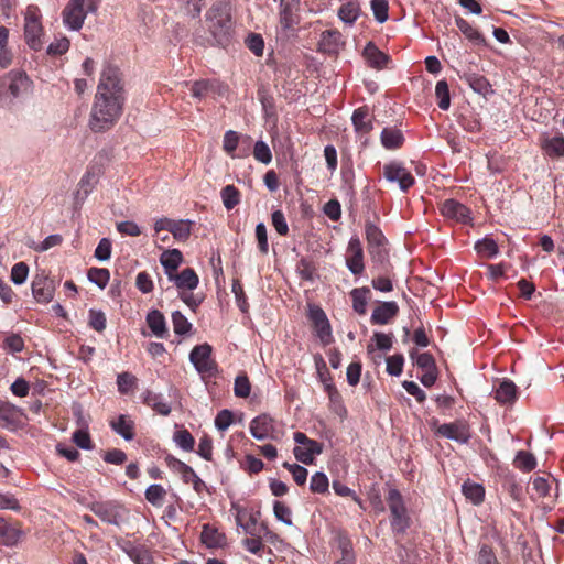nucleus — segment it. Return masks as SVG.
<instances>
[{
    "label": "nucleus",
    "mask_w": 564,
    "mask_h": 564,
    "mask_svg": "<svg viewBox=\"0 0 564 564\" xmlns=\"http://www.w3.org/2000/svg\"><path fill=\"white\" fill-rule=\"evenodd\" d=\"M124 100V85L120 69L112 64H106L91 107L89 128L94 132L111 129L122 115Z\"/></svg>",
    "instance_id": "f257e3e1"
},
{
    "label": "nucleus",
    "mask_w": 564,
    "mask_h": 564,
    "mask_svg": "<svg viewBox=\"0 0 564 564\" xmlns=\"http://www.w3.org/2000/svg\"><path fill=\"white\" fill-rule=\"evenodd\" d=\"M205 22L210 35V45L227 46L232 36L231 6L227 1H216L206 12Z\"/></svg>",
    "instance_id": "f03ea898"
},
{
    "label": "nucleus",
    "mask_w": 564,
    "mask_h": 564,
    "mask_svg": "<svg viewBox=\"0 0 564 564\" xmlns=\"http://www.w3.org/2000/svg\"><path fill=\"white\" fill-rule=\"evenodd\" d=\"M100 0H68L62 11L63 23L72 31L83 28L88 12H96Z\"/></svg>",
    "instance_id": "7ed1b4c3"
},
{
    "label": "nucleus",
    "mask_w": 564,
    "mask_h": 564,
    "mask_svg": "<svg viewBox=\"0 0 564 564\" xmlns=\"http://www.w3.org/2000/svg\"><path fill=\"white\" fill-rule=\"evenodd\" d=\"M391 512V528L395 533H403L410 527V517L401 492L395 488H389L386 497Z\"/></svg>",
    "instance_id": "20e7f679"
},
{
    "label": "nucleus",
    "mask_w": 564,
    "mask_h": 564,
    "mask_svg": "<svg viewBox=\"0 0 564 564\" xmlns=\"http://www.w3.org/2000/svg\"><path fill=\"white\" fill-rule=\"evenodd\" d=\"M212 346L205 343L195 346L189 354L191 362L203 377H214L217 373V362L212 358Z\"/></svg>",
    "instance_id": "39448f33"
},
{
    "label": "nucleus",
    "mask_w": 564,
    "mask_h": 564,
    "mask_svg": "<svg viewBox=\"0 0 564 564\" xmlns=\"http://www.w3.org/2000/svg\"><path fill=\"white\" fill-rule=\"evenodd\" d=\"M383 177L390 183H397L399 188L406 193L415 184L411 172L400 161H390L382 169Z\"/></svg>",
    "instance_id": "423d86ee"
},
{
    "label": "nucleus",
    "mask_w": 564,
    "mask_h": 564,
    "mask_svg": "<svg viewBox=\"0 0 564 564\" xmlns=\"http://www.w3.org/2000/svg\"><path fill=\"white\" fill-rule=\"evenodd\" d=\"M294 441L300 445L294 448V456L305 465L313 464L314 457L323 452V444L307 437L303 432H295Z\"/></svg>",
    "instance_id": "0eeeda50"
},
{
    "label": "nucleus",
    "mask_w": 564,
    "mask_h": 564,
    "mask_svg": "<svg viewBox=\"0 0 564 564\" xmlns=\"http://www.w3.org/2000/svg\"><path fill=\"white\" fill-rule=\"evenodd\" d=\"M308 319L311 321L316 336L324 346L334 341L330 323L325 312L317 305L308 306Z\"/></svg>",
    "instance_id": "6e6552de"
},
{
    "label": "nucleus",
    "mask_w": 564,
    "mask_h": 564,
    "mask_svg": "<svg viewBox=\"0 0 564 564\" xmlns=\"http://www.w3.org/2000/svg\"><path fill=\"white\" fill-rule=\"evenodd\" d=\"M251 435L258 441L279 438V431L275 427V421L267 413H262L251 420L249 424Z\"/></svg>",
    "instance_id": "1a4fd4ad"
},
{
    "label": "nucleus",
    "mask_w": 564,
    "mask_h": 564,
    "mask_svg": "<svg viewBox=\"0 0 564 564\" xmlns=\"http://www.w3.org/2000/svg\"><path fill=\"white\" fill-rule=\"evenodd\" d=\"M435 433L448 440H454L460 444H466L471 437L470 426L464 419L451 423H444L436 427Z\"/></svg>",
    "instance_id": "9d476101"
},
{
    "label": "nucleus",
    "mask_w": 564,
    "mask_h": 564,
    "mask_svg": "<svg viewBox=\"0 0 564 564\" xmlns=\"http://www.w3.org/2000/svg\"><path fill=\"white\" fill-rule=\"evenodd\" d=\"M193 221L187 219H171V218H160L154 224V230L160 232L162 230H166L173 235V237L178 241H186L192 231Z\"/></svg>",
    "instance_id": "9b49d317"
},
{
    "label": "nucleus",
    "mask_w": 564,
    "mask_h": 564,
    "mask_svg": "<svg viewBox=\"0 0 564 564\" xmlns=\"http://www.w3.org/2000/svg\"><path fill=\"white\" fill-rule=\"evenodd\" d=\"M440 212L446 219L464 225L469 224L473 219L470 209L453 198L445 199L441 203Z\"/></svg>",
    "instance_id": "f8f14e48"
},
{
    "label": "nucleus",
    "mask_w": 564,
    "mask_h": 564,
    "mask_svg": "<svg viewBox=\"0 0 564 564\" xmlns=\"http://www.w3.org/2000/svg\"><path fill=\"white\" fill-rule=\"evenodd\" d=\"M346 265L354 275L365 271L364 249L358 236L350 238L347 247Z\"/></svg>",
    "instance_id": "ddd939ff"
},
{
    "label": "nucleus",
    "mask_w": 564,
    "mask_h": 564,
    "mask_svg": "<svg viewBox=\"0 0 564 564\" xmlns=\"http://www.w3.org/2000/svg\"><path fill=\"white\" fill-rule=\"evenodd\" d=\"M345 43L344 36L339 30H325L322 32L317 43V51L330 56H336L345 46Z\"/></svg>",
    "instance_id": "4468645a"
},
{
    "label": "nucleus",
    "mask_w": 564,
    "mask_h": 564,
    "mask_svg": "<svg viewBox=\"0 0 564 564\" xmlns=\"http://www.w3.org/2000/svg\"><path fill=\"white\" fill-rule=\"evenodd\" d=\"M365 234L369 253L372 257H377L378 259L382 260L386 257L383 247L387 243V239L381 229L373 223L367 221L365 225Z\"/></svg>",
    "instance_id": "2eb2a0df"
},
{
    "label": "nucleus",
    "mask_w": 564,
    "mask_h": 564,
    "mask_svg": "<svg viewBox=\"0 0 564 564\" xmlns=\"http://www.w3.org/2000/svg\"><path fill=\"white\" fill-rule=\"evenodd\" d=\"M23 411L6 401L0 400V426L8 430H17L24 424Z\"/></svg>",
    "instance_id": "dca6fc26"
},
{
    "label": "nucleus",
    "mask_w": 564,
    "mask_h": 564,
    "mask_svg": "<svg viewBox=\"0 0 564 564\" xmlns=\"http://www.w3.org/2000/svg\"><path fill=\"white\" fill-rule=\"evenodd\" d=\"M87 508L94 512L101 521L109 524H119L121 514L120 507L112 501H94L87 505Z\"/></svg>",
    "instance_id": "f3484780"
},
{
    "label": "nucleus",
    "mask_w": 564,
    "mask_h": 564,
    "mask_svg": "<svg viewBox=\"0 0 564 564\" xmlns=\"http://www.w3.org/2000/svg\"><path fill=\"white\" fill-rule=\"evenodd\" d=\"M399 305L394 301L381 302L372 311L370 323L372 325H388L399 314Z\"/></svg>",
    "instance_id": "a211bd4d"
},
{
    "label": "nucleus",
    "mask_w": 564,
    "mask_h": 564,
    "mask_svg": "<svg viewBox=\"0 0 564 564\" xmlns=\"http://www.w3.org/2000/svg\"><path fill=\"white\" fill-rule=\"evenodd\" d=\"M372 120L373 117L366 106L357 108L351 117L354 129L360 137L368 135L372 131Z\"/></svg>",
    "instance_id": "6ab92c4d"
},
{
    "label": "nucleus",
    "mask_w": 564,
    "mask_h": 564,
    "mask_svg": "<svg viewBox=\"0 0 564 564\" xmlns=\"http://www.w3.org/2000/svg\"><path fill=\"white\" fill-rule=\"evenodd\" d=\"M1 85L7 86L13 97H19L30 88L31 82L24 73L12 72L2 79Z\"/></svg>",
    "instance_id": "aec40b11"
},
{
    "label": "nucleus",
    "mask_w": 564,
    "mask_h": 564,
    "mask_svg": "<svg viewBox=\"0 0 564 564\" xmlns=\"http://www.w3.org/2000/svg\"><path fill=\"white\" fill-rule=\"evenodd\" d=\"M362 56L367 64L376 69L384 68L390 61L389 55L380 51L373 42L367 43Z\"/></svg>",
    "instance_id": "412c9836"
},
{
    "label": "nucleus",
    "mask_w": 564,
    "mask_h": 564,
    "mask_svg": "<svg viewBox=\"0 0 564 564\" xmlns=\"http://www.w3.org/2000/svg\"><path fill=\"white\" fill-rule=\"evenodd\" d=\"M540 147L544 154L552 159L564 158V137L561 133L552 138L542 137Z\"/></svg>",
    "instance_id": "4be33fe9"
},
{
    "label": "nucleus",
    "mask_w": 564,
    "mask_h": 564,
    "mask_svg": "<svg viewBox=\"0 0 564 564\" xmlns=\"http://www.w3.org/2000/svg\"><path fill=\"white\" fill-rule=\"evenodd\" d=\"M110 427L120 436H122L126 441H131L134 438L135 424L133 420H131L126 414H120L117 419L111 420L109 422Z\"/></svg>",
    "instance_id": "5701e85b"
},
{
    "label": "nucleus",
    "mask_w": 564,
    "mask_h": 564,
    "mask_svg": "<svg viewBox=\"0 0 564 564\" xmlns=\"http://www.w3.org/2000/svg\"><path fill=\"white\" fill-rule=\"evenodd\" d=\"M160 262L164 268L165 274L169 279H173L175 273L183 262V254L178 249H170L162 252Z\"/></svg>",
    "instance_id": "b1692460"
},
{
    "label": "nucleus",
    "mask_w": 564,
    "mask_h": 564,
    "mask_svg": "<svg viewBox=\"0 0 564 564\" xmlns=\"http://www.w3.org/2000/svg\"><path fill=\"white\" fill-rule=\"evenodd\" d=\"M380 141L384 149L398 150L403 145L405 139L397 127H387L381 131Z\"/></svg>",
    "instance_id": "393cba45"
},
{
    "label": "nucleus",
    "mask_w": 564,
    "mask_h": 564,
    "mask_svg": "<svg viewBox=\"0 0 564 564\" xmlns=\"http://www.w3.org/2000/svg\"><path fill=\"white\" fill-rule=\"evenodd\" d=\"M518 398L517 386L511 380H503L495 390V399L500 404H511Z\"/></svg>",
    "instance_id": "a878e982"
},
{
    "label": "nucleus",
    "mask_w": 564,
    "mask_h": 564,
    "mask_svg": "<svg viewBox=\"0 0 564 564\" xmlns=\"http://www.w3.org/2000/svg\"><path fill=\"white\" fill-rule=\"evenodd\" d=\"M147 324L158 338H166L169 336L165 317L160 311H150L147 315Z\"/></svg>",
    "instance_id": "bb28decb"
},
{
    "label": "nucleus",
    "mask_w": 564,
    "mask_h": 564,
    "mask_svg": "<svg viewBox=\"0 0 564 564\" xmlns=\"http://www.w3.org/2000/svg\"><path fill=\"white\" fill-rule=\"evenodd\" d=\"M22 536V531L0 517V543L7 546L15 545Z\"/></svg>",
    "instance_id": "cd10ccee"
},
{
    "label": "nucleus",
    "mask_w": 564,
    "mask_h": 564,
    "mask_svg": "<svg viewBox=\"0 0 564 564\" xmlns=\"http://www.w3.org/2000/svg\"><path fill=\"white\" fill-rule=\"evenodd\" d=\"M171 281H174L175 285L180 290H194L198 285V275L192 268L184 269L181 273H173V279H170Z\"/></svg>",
    "instance_id": "c85d7f7f"
},
{
    "label": "nucleus",
    "mask_w": 564,
    "mask_h": 564,
    "mask_svg": "<svg viewBox=\"0 0 564 564\" xmlns=\"http://www.w3.org/2000/svg\"><path fill=\"white\" fill-rule=\"evenodd\" d=\"M462 491L466 499L475 506L481 505L485 500V487L481 484L471 481L470 479L464 481Z\"/></svg>",
    "instance_id": "c756f323"
},
{
    "label": "nucleus",
    "mask_w": 564,
    "mask_h": 564,
    "mask_svg": "<svg viewBox=\"0 0 564 564\" xmlns=\"http://www.w3.org/2000/svg\"><path fill=\"white\" fill-rule=\"evenodd\" d=\"M371 291L368 286L355 288L350 291L349 295L352 301V308L359 315L367 313V303Z\"/></svg>",
    "instance_id": "7c9ffc66"
},
{
    "label": "nucleus",
    "mask_w": 564,
    "mask_h": 564,
    "mask_svg": "<svg viewBox=\"0 0 564 564\" xmlns=\"http://www.w3.org/2000/svg\"><path fill=\"white\" fill-rule=\"evenodd\" d=\"M143 403L154 410L158 414L169 415L171 413L170 405L164 401L162 394L147 390L143 393Z\"/></svg>",
    "instance_id": "2f4dec72"
},
{
    "label": "nucleus",
    "mask_w": 564,
    "mask_h": 564,
    "mask_svg": "<svg viewBox=\"0 0 564 564\" xmlns=\"http://www.w3.org/2000/svg\"><path fill=\"white\" fill-rule=\"evenodd\" d=\"M360 14V6L355 0L343 3L338 9V18L348 25H354Z\"/></svg>",
    "instance_id": "473e14b6"
},
{
    "label": "nucleus",
    "mask_w": 564,
    "mask_h": 564,
    "mask_svg": "<svg viewBox=\"0 0 564 564\" xmlns=\"http://www.w3.org/2000/svg\"><path fill=\"white\" fill-rule=\"evenodd\" d=\"M338 549L341 557L335 564H355L356 557L352 549V542L346 534H339L337 538Z\"/></svg>",
    "instance_id": "72a5a7b5"
},
{
    "label": "nucleus",
    "mask_w": 564,
    "mask_h": 564,
    "mask_svg": "<svg viewBox=\"0 0 564 564\" xmlns=\"http://www.w3.org/2000/svg\"><path fill=\"white\" fill-rule=\"evenodd\" d=\"M463 78L475 93L487 95L491 91V85L485 76L471 73L465 74Z\"/></svg>",
    "instance_id": "f704fd0d"
},
{
    "label": "nucleus",
    "mask_w": 564,
    "mask_h": 564,
    "mask_svg": "<svg viewBox=\"0 0 564 564\" xmlns=\"http://www.w3.org/2000/svg\"><path fill=\"white\" fill-rule=\"evenodd\" d=\"M475 250L480 257L486 259L495 258L499 253L497 242L490 237H485L484 239L478 240L475 243Z\"/></svg>",
    "instance_id": "c9c22d12"
},
{
    "label": "nucleus",
    "mask_w": 564,
    "mask_h": 564,
    "mask_svg": "<svg viewBox=\"0 0 564 564\" xmlns=\"http://www.w3.org/2000/svg\"><path fill=\"white\" fill-rule=\"evenodd\" d=\"M456 26L459 31L471 42L476 44H480L485 42L484 36L480 32L474 28L468 21L463 19L462 17H456L455 19Z\"/></svg>",
    "instance_id": "e433bc0d"
},
{
    "label": "nucleus",
    "mask_w": 564,
    "mask_h": 564,
    "mask_svg": "<svg viewBox=\"0 0 564 564\" xmlns=\"http://www.w3.org/2000/svg\"><path fill=\"white\" fill-rule=\"evenodd\" d=\"M220 197L225 208L231 210L239 205L241 194L235 185H226L220 191Z\"/></svg>",
    "instance_id": "4c0bfd02"
},
{
    "label": "nucleus",
    "mask_w": 564,
    "mask_h": 564,
    "mask_svg": "<svg viewBox=\"0 0 564 564\" xmlns=\"http://www.w3.org/2000/svg\"><path fill=\"white\" fill-rule=\"evenodd\" d=\"M224 534H221L216 528L205 524L203 527L200 539L204 544L208 547H217L220 546L224 540Z\"/></svg>",
    "instance_id": "58836bf2"
},
{
    "label": "nucleus",
    "mask_w": 564,
    "mask_h": 564,
    "mask_svg": "<svg viewBox=\"0 0 564 564\" xmlns=\"http://www.w3.org/2000/svg\"><path fill=\"white\" fill-rule=\"evenodd\" d=\"M372 339L375 340L376 346H373L372 344H368V346H367L368 354L373 352L376 348L379 350H383V351L390 350L392 348V345H393V335L392 334L375 332Z\"/></svg>",
    "instance_id": "ea45409f"
},
{
    "label": "nucleus",
    "mask_w": 564,
    "mask_h": 564,
    "mask_svg": "<svg viewBox=\"0 0 564 564\" xmlns=\"http://www.w3.org/2000/svg\"><path fill=\"white\" fill-rule=\"evenodd\" d=\"M216 86H218L216 80H197L191 85V93L193 97L203 99L209 91H215Z\"/></svg>",
    "instance_id": "a19ab883"
},
{
    "label": "nucleus",
    "mask_w": 564,
    "mask_h": 564,
    "mask_svg": "<svg viewBox=\"0 0 564 564\" xmlns=\"http://www.w3.org/2000/svg\"><path fill=\"white\" fill-rule=\"evenodd\" d=\"M513 464L518 469L528 473L536 467V459L533 454L520 451L517 453Z\"/></svg>",
    "instance_id": "79ce46f5"
},
{
    "label": "nucleus",
    "mask_w": 564,
    "mask_h": 564,
    "mask_svg": "<svg viewBox=\"0 0 564 564\" xmlns=\"http://www.w3.org/2000/svg\"><path fill=\"white\" fill-rule=\"evenodd\" d=\"M127 553L135 564H155L151 552L144 546H132Z\"/></svg>",
    "instance_id": "37998d69"
},
{
    "label": "nucleus",
    "mask_w": 564,
    "mask_h": 564,
    "mask_svg": "<svg viewBox=\"0 0 564 564\" xmlns=\"http://www.w3.org/2000/svg\"><path fill=\"white\" fill-rule=\"evenodd\" d=\"M251 383L245 371L240 372L234 383V393L237 398L246 399L250 395Z\"/></svg>",
    "instance_id": "c03bdc74"
},
{
    "label": "nucleus",
    "mask_w": 564,
    "mask_h": 564,
    "mask_svg": "<svg viewBox=\"0 0 564 564\" xmlns=\"http://www.w3.org/2000/svg\"><path fill=\"white\" fill-rule=\"evenodd\" d=\"M435 96L437 98V106L442 110H447L451 106L449 88L446 80H438L435 87Z\"/></svg>",
    "instance_id": "a18cd8bd"
},
{
    "label": "nucleus",
    "mask_w": 564,
    "mask_h": 564,
    "mask_svg": "<svg viewBox=\"0 0 564 564\" xmlns=\"http://www.w3.org/2000/svg\"><path fill=\"white\" fill-rule=\"evenodd\" d=\"M24 36L31 48L35 47V13L29 8L24 18Z\"/></svg>",
    "instance_id": "49530a36"
},
{
    "label": "nucleus",
    "mask_w": 564,
    "mask_h": 564,
    "mask_svg": "<svg viewBox=\"0 0 564 564\" xmlns=\"http://www.w3.org/2000/svg\"><path fill=\"white\" fill-rule=\"evenodd\" d=\"M476 562L477 564H500L492 545L487 543L479 545Z\"/></svg>",
    "instance_id": "de8ad7c7"
},
{
    "label": "nucleus",
    "mask_w": 564,
    "mask_h": 564,
    "mask_svg": "<svg viewBox=\"0 0 564 564\" xmlns=\"http://www.w3.org/2000/svg\"><path fill=\"white\" fill-rule=\"evenodd\" d=\"M310 490L314 494H327L329 492V481L328 477L322 473L317 471L311 477L310 481Z\"/></svg>",
    "instance_id": "09e8293b"
},
{
    "label": "nucleus",
    "mask_w": 564,
    "mask_h": 564,
    "mask_svg": "<svg viewBox=\"0 0 564 564\" xmlns=\"http://www.w3.org/2000/svg\"><path fill=\"white\" fill-rule=\"evenodd\" d=\"M166 490L162 485H151L145 490V499L155 507H161L164 502Z\"/></svg>",
    "instance_id": "8fccbe9b"
},
{
    "label": "nucleus",
    "mask_w": 564,
    "mask_h": 564,
    "mask_svg": "<svg viewBox=\"0 0 564 564\" xmlns=\"http://www.w3.org/2000/svg\"><path fill=\"white\" fill-rule=\"evenodd\" d=\"M87 276L90 282L95 283L100 289H105L110 280V272L105 268H90Z\"/></svg>",
    "instance_id": "3c124183"
},
{
    "label": "nucleus",
    "mask_w": 564,
    "mask_h": 564,
    "mask_svg": "<svg viewBox=\"0 0 564 564\" xmlns=\"http://www.w3.org/2000/svg\"><path fill=\"white\" fill-rule=\"evenodd\" d=\"M280 24L284 30H289L296 23L292 6L286 0L280 1Z\"/></svg>",
    "instance_id": "603ef678"
},
{
    "label": "nucleus",
    "mask_w": 564,
    "mask_h": 564,
    "mask_svg": "<svg viewBox=\"0 0 564 564\" xmlns=\"http://www.w3.org/2000/svg\"><path fill=\"white\" fill-rule=\"evenodd\" d=\"M370 8L377 22L383 23L389 18L388 0H371Z\"/></svg>",
    "instance_id": "864d4df0"
},
{
    "label": "nucleus",
    "mask_w": 564,
    "mask_h": 564,
    "mask_svg": "<svg viewBox=\"0 0 564 564\" xmlns=\"http://www.w3.org/2000/svg\"><path fill=\"white\" fill-rule=\"evenodd\" d=\"M117 386L121 394H127L135 388L137 378L130 372H121L117 376Z\"/></svg>",
    "instance_id": "5fc2aeb1"
},
{
    "label": "nucleus",
    "mask_w": 564,
    "mask_h": 564,
    "mask_svg": "<svg viewBox=\"0 0 564 564\" xmlns=\"http://www.w3.org/2000/svg\"><path fill=\"white\" fill-rule=\"evenodd\" d=\"M173 440L178 447L186 452H191L194 448L195 440L186 429L176 431L174 433Z\"/></svg>",
    "instance_id": "6e6d98bb"
},
{
    "label": "nucleus",
    "mask_w": 564,
    "mask_h": 564,
    "mask_svg": "<svg viewBox=\"0 0 564 564\" xmlns=\"http://www.w3.org/2000/svg\"><path fill=\"white\" fill-rule=\"evenodd\" d=\"M70 46V42L66 36L55 39L47 47L46 53L52 57L62 56Z\"/></svg>",
    "instance_id": "4d7b16f0"
},
{
    "label": "nucleus",
    "mask_w": 564,
    "mask_h": 564,
    "mask_svg": "<svg viewBox=\"0 0 564 564\" xmlns=\"http://www.w3.org/2000/svg\"><path fill=\"white\" fill-rule=\"evenodd\" d=\"M88 325L96 332L101 333L106 329L107 318L102 311L89 310Z\"/></svg>",
    "instance_id": "13d9d810"
},
{
    "label": "nucleus",
    "mask_w": 564,
    "mask_h": 564,
    "mask_svg": "<svg viewBox=\"0 0 564 564\" xmlns=\"http://www.w3.org/2000/svg\"><path fill=\"white\" fill-rule=\"evenodd\" d=\"M240 140V134L234 130H228L224 135L223 149L231 158H236L235 151L237 150Z\"/></svg>",
    "instance_id": "bf43d9fd"
},
{
    "label": "nucleus",
    "mask_w": 564,
    "mask_h": 564,
    "mask_svg": "<svg viewBox=\"0 0 564 564\" xmlns=\"http://www.w3.org/2000/svg\"><path fill=\"white\" fill-rule=\"evenodd\" d=\"M172 323H173L174 333L177 335H186L192 329V324L178 311H176L172 314Z\"/></svg>",
    "instance_id": "052dcab7"
},
{
    "label": "nucleus",
    "mask_w": 564,
    "mask_h": 564,
    "mask_svg": "<svg viewBox=\"0 0 564 564\" xmlns=\"http://www.w3.org/2000/svg\"><path fill=\"white\" fill-rule=\"evenodd\" d=\"M253 156L257 161L269 164L272 161V153L264 141H257L253 147Z\"/></svg>",
    "instance_id": "680f3d73"
},
{
    "label": "nucleus",
    "mask_w": 564,
    "mask_h": 564,
    "mask_svg": "<svg viewBox=\"0 0 564 564\" xmlns=\"http://www.w3.org/2000/svg\"><path fill=\"white\" fill-rule=\"evenodd\" d=\"M283 467L288 469L299 486H303L306 482L308 471L305 467L297 464L283 463Z\"/></svg>",
    "instance_id": "e2e57ef3"
},
{
    "label": "nucleus",
    "mask_w": 564,
    "mask_h": 564,
    "mask_svg": "<svg viewBox=\"0 0 564 564\" xmlns=\"http://www.w3.org/2000/svg\"><path fill=\"white\" fill-rule=\"evenodd\" d=\"M41 284L42 285L37 288V303H47L53 299L55 282L54 280L45 279Z\"/></svg>",
    "instance_id": "0e129e2a"
},
{
    "label": "nucleus",
    "mask_w": 564,
    "mask_h": 564,
    "mask_svg": "<svg viewBox=\"0 0 564 564\" xmlns=\"http://www.w3.org/2000/svg\"><path fill=\"white\" fill-rule=\"evenodd\" d=\"M246 45L256 56L263 55L264 41L260 34H249L246 39Z\"/></svg>",
    "instance_id": "69168bd1"
},
{
    "label": "nucleus",
    "mask_w": 564,
    "mask_h": 564,
    "mask_svg": "<svg viewBox=\"0 0 564 564\" xmlns=\"http://www.w3.org/2000/svg\"><path fill=\"white\" fill-rule=\"evenodd\" d=\"M315 271H316V268L311 260H308L306 258H302L299 261L297 272H299L301 279H303L305 281H313Z\"/></svg>",
    "instance_id": "338daca9"
},
{
    "label": "nucleus",
    "mask_w": 564,
    "mask_h": 564,
    "mask_svg": "<svg viewBox=\"0 0 564 564\" xmlns=\"http://www.w3.org/2000/svg\"><path fill=\"white\" fill-rule=\"evenodd\" d=\"M404 357L397 354L387 358V372L391 376H400L403 370Z\"/></svg>",
    "instance_id": "774afa93"
}]
</instances>
